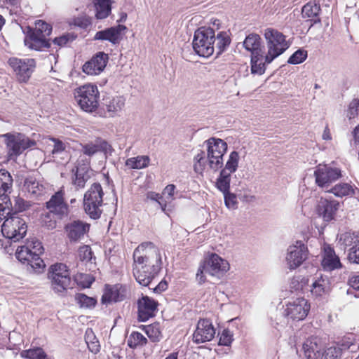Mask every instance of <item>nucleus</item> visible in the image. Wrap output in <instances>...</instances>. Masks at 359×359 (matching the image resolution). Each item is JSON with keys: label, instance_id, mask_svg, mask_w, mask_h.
Wrapping results in <instances>:
<instances>
[{"label": "nucleus", "instance_id": "obj_37", "mask_svg": "<svg viewBox=\"0 0 359 359\" xmlns=\"http://www.w3.org/2000/svg\"><path fill=\"white\" fill-rule=\"evenodd\" d=\"M13 211L12 203L7 193L0 194V220H3Z\"/></svg>", "mask_w": 359, "mask_h": 359}, {"label": "nucleus", "instance_id": "obj_21", "mask_svg": "<svg viewBox=\"0 0 359 359\" xmlns=\"http://www.w3.org/2000/svg\"><path fill=\"white\" fill-rule=\"evenodd\" d=\"M138 304V320L147 321L155 316L157 311L158 302L148 296H143L137 302Z\"/></svg>", "mask_w": 359, "mask_h": 359}, {"label": "nucleus", "instance_id": "obj_10", "mask_svg": "<svg viewBox=\"0 0 359 359\" xmlns=\"http://www.w3.org/2000/svg\"><path fill=\"white\" fill-rule=\"evenodd\" d=\"M1 226L3 235L13 242L19 241L27 233V226L26 222L19 216L12 215L4 219Z\"/></svg>", "mask_w": 359, "mask_h": 359}, {"label": "nucleus", "instance_id": "obj_58", "mask_svg": "<svg viewBox=\"0 0 359 359\" xmlns=\"http://www.w3.org/2000/svg\"><path fill=\"white\" fill-rule=\"evenodd\" d=\"M194 159L196 161V163L194 165V170L196 172L203 170L206 162L205 152L201 151L200 154H198Z\"/></svg>", "mask_w": 359, "mask_h": 359}, {"label": "nucleus", "instance_id": "obj_57", "mask_svg": "<svg viewBox=\"0 0 359 359\" xmlns=\"http://www.w3.org/2000/svg\"><path fill=\"white\" fill-rule=\"evenodd\" d=\"M79 257L81 261L89 262L92 259V250L89 245H83L79 249Z\"/></svg>", "mask_w": 359, "mask_h": 359}, {"label": "nucleus", "instance_id": "obj_33", "mask_svg": "<svg viewBox=\"0 0 359 359\" xmlns=\"http://www.w3.org/2000/svg\"><path fill=\"white\" fill-rule=\"evenodd\" d=\"M244 48L251 53V55L263 53L264 48L262 46V39L259 34L252 33L245 37L243 41Z\"/></svg>", "mask_w": 359, "mask_h": 359}, {"label": "nucleus", "instance_id": "obj_11", "mask_svg": "<svg viewBox=\"0 0 359 359\" xmlns=\"http://www.w3.org/2000/svg\"><path fill=\"white\" fill-rule=\"evenodd\" d=\"M313 175L316 184L325 192H327L332 183L342 177L341 169L328 165H318Z\"/></svg>", "mask_w": 359, "mask_h": 359}, {"label": "nucleus", "instance_id": "obj_35", "mask_svg": "<svg viewBox=\"0 0 359 359\" xmlns=\"http://www.w3.org/2000/svg\"><path fill=\"white\" fill-rule=\"evenodd\" d=\"M264 52L258 54L251 55V73L254 74L262 75L266 70V64H268L265 60Z\"/></svg>", "mask_w": 359, "mask_h": 359}, {"label": "nucleus", "instance_id": "obj_16", "mask_svg": "<svg viewBox=\"0 0 359 359\" xmlns=\"http://www.w3.org/2000/svg\"><path fill=\"white\" fill-rule=\"evenodd\" d=\"M15 256L20 262H27L28 265L37 272H41L45 267L43 259L37 256V255H33L32 249L29 245L18 247Z\"/></svg>", "mask_w": 359, "mask_h": 359}, {"label": "nucleus", "instance_id": "obj_17", "mask_svg": "<svg viewBox=\"0 0 359 359\" xmlns=\"http://www.w3.org/2000/svg\"><path fill=\"white\" fill-rule=\"evenodd\" d=\"M65 192L59 190L46 202L48 212L55 215L57 219H62L68 215V205L65 202Z\"/></svg>", "mask_w": 359, "mask_h": 359}, {"label": "nucleus", "instance_id": "obj_14", "mask_svg": "<svg viewBox=\"0 0 359 359\" xmlns=\"http://www.w3.org/2000/svg\"><path fill=\"white\" fill-rule=\"evenodd\" d=\"M310 310V304L304 298H297L286 304L284 315L294 320L304 319Z\"/></svg>", "mask_w": 359, "mask_h": 359}, {"label": "nucleus", "instance_id": "obj_52", "mask_svg": "<svg viewBox=\"0 0 359 359\" xmlns=\"http://www.w3.org/2000/svg\"><path fill=\"white\" fill-rule=\"evenodd\" d=\"M348 259L351 263L359 264V241H355L349 248Z\"/></svg>", "mask_w": 359, "mask_h": 359}, {"label": "nucleus", "instance_id": "obj_36", "mask_svg": "<svg viewBox=\"0 0 359 359\" xmlns=\"http://www.w3.org/2000/svg\"><path fill=\"white\" fill-rule=\"evenodd\" d=\"M94 6L97 19H104L111 13L110 0H94Z\"/></svg>", "mask_w": 359, "mask_h": 359}, {"label": "nucleus", "instance_id": "obj_48", "mask_svg": "<svg viewBox=\"0 0 359 359\" xmlns=\"http://www.w3.org/2000/svg\"><path fill=\"white\" fill-rule=\"evenodd\" d=\"M30 206L31 203L29 201H27L22 198L16 197L15 198L14 206H13V214L15 216H18V212L25 211L28 210L30 208Z\"/></svg>", "mask_w": 359, "mask_h": 359}, {"label": "nucleus", "instance_id": "obj_61", "mask_svg": "<svg viewBox=\"0 0 359 359\" xmlns=\"http://www.w3.org/2000/svg\"><path fill=\"white\" fill-rule=\"evenodd\" d=\"M27 245L30 246L33 255H37V256L40 257V255L43 252V248L41 243L37 240L32 241L31 243H28Z\"/></svg>", "mask_w": 359, "mask_h": 359}, {"label": "nucleus", "instance_id": "obj_60", "mask_svg": "<svg viewBox=\"0 0 359 359\" xmlns=\"http://www.w3.org/2000/svg\"><path fill=\"white\" fill-rule=\"evenodd\" d=\"M224 197V203L228 208H233L237 204L236 196L234 194L229 191L223 194Z\"/></svg>", "mask_w": 359, "mask_h": 359}, {"label": "nucleus", "instance_id": "obj_41", "mask_svg": "<svg viewBox=\"0 0 359 359\" xmlns=\"http://www.w3.org/2000/svg\"><path fill=\"white\" fill-rule=\"evenodd\" d=\"M13 180L8 171L5 169L0 170V194L11 192Z\"/></svg>", "mask_w": 359, "mask_h": 359}, {"label": "nucleus", "instance_id": "obj_55", "mask_svg": "<svg viewBox=\"0 0 359 359\" xmlns=\"http://www.w3.org/2000/svg\"><path fill=\"white\" fill-rule=\"evenodd\" d=\"M147 198L158 203L163 212H165L166 202L163 200V196L158 193L149 191L147 193Z\"/></svg>", "mask_w": 359, "mask_h": 359}, {"label": "nucleus", "instance_id": "obj_5", "mask_svg": "<svg viewBox=\"0 0 359 359\" xmlns=\"http://www.w3.org/2000/svg\"><path fill=\"white\" fill-rule=\"evenodd\" d=\"M215 31L212 28L200 27L196 30L193 39V48L201 57H208L215 50Z\"/></svg>", "mask_w": 359, "mask_h": 359}, {"label": "nucleus", "instance_id": "obj_2", "mask_svg": "<svg viewBox=\"0 0 359 359\" xmlns=\"http://www.w3.org/2000/svg\"><path fill=\"white\" fill-rule=\"evenodd\" d=\"M28 31L24 39V43L31 50H41L49 48L50 44L46 37L51 34L52 26L43 21L36 22L35 28L28 27Z\"/></svg>", "mask_w": 359, "mask_h": 359}, {"label": "nucleus", "instance_id": "obj_9", "mask_svg": "<svg viewBox=\"0 0 359 359\" xmlns=\"http://www.w3.org/2000/svg\"><path fill=\"white\" fill-rule=\"evenodd\" d=\"M207 145V161L210 168L218 170L223 165V156L227 150V144L222 139L210 137L205 142Z\"/></svg>", "mask_w": 359, "mask_h": 359}, {"label": "nucleus", "instance_id": "obj_24", "mask_svg": "<svg viewBox=\"0 0 359 359\" xmlns=\"http://www.w3.org/2000/svg\"><path fill=\"white\" fill-rule=\"evenodd\" d=\"M81 152L89 157L94 156L98 152L111 151V146L104 140L97 137L93 141H90L86 144H81Z\"/></svg>", "mask_w": 359, "mask_h": 359}, {"label": "nucleus", "instance_id": "obj_47", "mask_svg": "<svg viewBox=\"0 0 359 359\" xmlns=\"http://www.w3.org/2000/svg\"><path fill=\"white\" fill-rule=\"evenodd\" d=\"M145 332L153 341H159L161 339V332L158 324H151L145 327Z\"/></svg>", "mask_w": 359, "mask_h": 359}, {"label": "nucleus", "instance_id": "obj_6", "mask_svg": "<svg viewBox=\"0 0 359 359\" xmlns=\"http://www.w3.org/2000/svg\"><path fill=\"white\" fill-rule=\"evenodd\" d=\"M264 37L268 48L265 60L267 63H271L289 48V44L286 41L285 35L272 28L265 29Z\"/></svg>", "mask_w": 359, "mask_h": 359}, {"label": "nucleus", "instance_id": "obj_18", "mask_svg": "<svg viewBox=\"0 0 359 359\" xmlns=\"http://www.w3.org/2000/svg\"><path fill=\"white\" fill-rule=\"evenodd\" d=\"M203 264L206 268V273L212 276L219 277L229 269L228 262L215 253L210 255Z\"/></svg>", "mask_w": 359, "mask_h": 359}, {"label": "nucleus", "instance_id": "obj_19", "mask_svg": "<svg viewBox=\"0 0 359 359\" xmlns=\"http://www.w3.org/2000/svg\"><path fill=\"white\" fill-rule=\"evenodd\" d=\"M109 60V56L104 52L97 53L93 57L85 62L82 69L88 75H97L105 68Z\"/></svg>", "mask_w": 359, "mask_h": 359}, {"label": "nucleus", "instance_id": "obj_13", "mask_svg": "<svg viewBox=\"0 0 359 359\" xmlns=\"http://www.w3.org/2000/svg\"><path fill=\"white\" fill-rule=\"evenodd\" d=\"M308 248L302 241H297L295 244L290 245L287 250L285 262L290 270L295 269L307 259Z\"/></svg>", "mask_w": 359, "mask_h": 359}, {"label": "nucleus", "instance_id": "obj_50", "mask_svg": "<svg viewBox=\"0 0 359 359\" xmlns=\"http://www.w3.org/2000/svg\"><path fill=\"white\" fill-rule=\"evenodd\" d=\"M57 218L53 213L48 212L42 217V224L48 230H53L57 226Z\"/></svg>", "mask_w": 359, "mask_h": 359}, {"label": "nucleus", "instance_id": "obj_7", "mask_svg": "<svg viewBox=\"0 0 359 359\" xmlns=\"http://www.w3.org/2000/svg\"><path fill=\"white\" fill-rule=\"evenodd\" d=\"M103 195L102 187L100 183L93 184L84 194V210L90 218L97 219L100 217L102 212L100 208L103 203Z\"/></svg>", "mask_w": 359, "mask_h": 359}, {"label": "nucleus", "instance_id": "obj_54", "mask_svg": "<svg viewBox=\"0 0 359 359\" xmlns=\"http://www.w3.org/2000/svg\"><path fill=\"white\" fill-rule=\"evenodd\" d=\"M233 340V334L228 329H224L220 334L219 345L226 346H230Z\"/></svg>", "mask_w": 359, "mask_h": 359}, {"label": "nucleus", "instance_id": "obj_40", "mask_svg": "<svg viewBox=\"0 0 359 359\" xmlns=\"http://www.w3.org/2000/svg\"><path fill=\"white\" fill-rule=\"evenodd\" d=\"M85 341L90 352L96 354L100 351V342L92 329L88 328L86 330L85 333Z\"/></svg>", "mask_w": 359, "mask_h": 359}, {"label": "nucleus", "instance_id": "obj_49", "mask_svg": "<svg viewBox=\"0 0 359 359\" xmlns=\"http://www.w3.org/2000/svg\"><path fill=\"white\" fill-rule=\"evenodd\" d=\"M76 300L81 307L86 308H91L95 306L97 302L95 299L88 297L87 295L81 293L77 294L76 295Z\"/></svg>", "mask_w": 359, "mask_h": 359}, {"label": "nucleus", "instance_id": "obj_44", "mask_svg": "<svg viewBox=\"0 0 359 359\" xmlns=\"http://www.w3.org/2000/svg\"><path fill=\"white\" fill-rule=\"evenodd\" d=\"M239 154L237 151H232L226 163L224 168L221 171H225L226 173L231 174L236 171L238 166Z\"/></svg>", "mask_w": 359, "mask_h": 359}, {"label": "nucleus", "instance_id": "obj_15", "mask_svg": "<svg viewBox=\"0 0 359 359\" xmlns=\"http://www.w3.org/2000/svg\"><path fill=\"white\" fill-rule=\"evenodd\" d=\"M215 335V329L212 322L206 318L200 319L193 334V341L202 344L211 341Z\"/></svg>", "mask_w": 359, "mask_h": 359}, {"label": "nucleus", "instance_id": "obj_12", "mask_svg": "<svg viewBox=\"0 0 359 359\" xmlns=\"http://www.w3.org/2000/svg\"><path fill=\"white\" fill-rule=\"evenodd\" d=\"M8 64L20 83H27L36 67V61L32 58L11 57Z\"/></svg>", "mask_w": 359, "mask_h": 359}, {"label": "nucleus", "instance_id": "obj_64", "mask_svg": "<svg viewBox=\"0 0 359 359\" xmlns=\"http://www.w3.org/2000/svg\"><path fill=\"white\" fill-rule=\"evenodd\" d=\"M205 273H207L206 268L203 264H201L196 276V278L198 284L201 285L206 281Z\"/></svg>", "mask_w": 359, "mask_h": 359}, {"label": "nucleus", "instance_id": "obj_23", "mask_svg": "<svg viewBox=\"0 0 359 359\" xmlns=\"http://www.w3.org/2000/svg\"><path fill=\"white\" fill-rule=\"evenodd\" d=\"M88 230L89 225L80 220L71 222L65 226V231L71 242L81 240Z\"/></svg>", "mask_w": 359, "mask_h": 359}, {"label": "nucleus", "instance_id": "obj_42", "mask_svg": "<svg viewBox=\"0 0 359 359\" xmlns=\"http://www.w3.org/2000/svg\"><path fill=\"white\" fill-rule=\"evenodd\" d=\"M20 356L25 359H50L42 348L36 347L23 350Z\"/></svg>", "mask_w": 359, "mask_h": 359}, {"label": "nucleus", "instance_id": "obj_1", "mask_svg": "<svg viewBox=\"0 0 359 359\" xmlns=\"http://www.w3.org/2000/svg\"><path fill=\"white\" fill-rule=\"evenodd\" d=\"M133 264L144 269L159 273L162 268L160 250L152 242H144L133 252Z\"/></svg>", "mask_w": 359, "mask_h": 359}, {"label": "nucleus", "instance_id": "obj_28", "mask_svg": "<svg viewBox=\"0 0 359 359\" xmlns=\"http://www.w3.org/2000/svg\"><path fill=\"white\" fill-rule=\"evenodd\" d=\"M317 337L308 338L302 345L304 356L306 359H318L321 355V346Z\"/></svg>", "mask_w": 359, "mask_h": 359}, {"label": "nucleus", "instance_id": "obj_56", "mask_svg": "<svg viewBox=\"0 0 359 359\" xmlns=\"http://www.w3.org/2000/svg\"><path fill=\"white\" fill-rule=\"evenodd\" d=\"M359 111V100L357 98L353 99L348 104L347 110V117L349 119L354 118Z\"/></svg>", "mask_w": 359, "mask_h": 359}, {"label": "nucleus", "instance_id": "obj_38", "mask_svg": "<svg viewBox=\"0 0 359 359\" xmlns=\"http://www.w3.org/2000/svg\"><path fill=\"white\" fill-rule=\"evenodd\" d=\"M150 158L148 156H137V157L129 158L126 161L125 165L129 169H142L147 168L149 164Z\"/></svg>", "mask_w": 359, "mask_h": 359}, {"label": "nucleus", "instance_id": "obj_62", "mask_svg": "<svg viewBox=\"0 0 359 359\" xmlns=\"http://www.w3.org/2000/svg\"><path fill=\"white\" fill-rule=\"evenodd\" d=\"M52 140L54 142L53 149L51 151L52 155L57 154L58 153L67 149L66 144L61 140L55 138H53Z\"/></svg>", "mask_w": 359, "mask_h": 359}, {"label": "nucleus", "instance_id": "obj_51", "mask_svg": "<svg viewBox=\"0 0 359 359\" xmlns=\"http://www.w3.org/2000/svg\"><path fill=\"white\" fill-rule=\"evenodd\" d=\"M307 57V51L304 49L296 50L288 59L287 62L297 65L303 62Z\"/></svg>", "mask_w": 359, "mask_h": 359}, {"label": "nucleus", "instance_id": "obj_29", "mask_svg": "<svg viewBox=\"0 0 359 359\" xmlns=\"http://www.w3.org/2000/svg\"><path fill=\"white\" fill-rule=\"evenodd\" d=\"M327 193L333 194L335 196L343 198L345 196L359 197V189L354 185L346 182H341L331 187Z\"/></svg>", "mask_w": 359, "mask_h": 359}, {"label": "nucleus", "instance_id": "obj_8", "mask_svg": "<svg viewBox=\"0 0 359 359\" xmlns=\"http://www.w3.org/2000/svg\"><path fill=\"white\" fill-rule=\"evenodd\" d=\"M48 278L53 290L57 294H62L72 288L70 273L65 264L57 263L52 265L48 271Z\"/></svg>", "mask_w": 359, "mask_h": 359}, {"label": "nucleus", "instance_id": "obj_25", "mask_svg": "<svg viewBox=\"0 0 359 359\" xmlns=\"http://www.w3.org/2000/svg\"><path fill=\"white\" fill-rule=\"evenodd\" d=\"M320 11L319 3H317L315 0L309 1L302 7V18H306L307 21L311 22L310 27L316 23H320L321 20L319 17Z\"/></svg>", "mask_w": 359, "mask_h": 359}, {"label": "nucleus", "instance_id": "obj_39", "mask_svg": "<svg viewBox=\"0 0 359 359\" xmlns=\"http://www.w3.org/2000/svg\"><path fill=\"white\" fill-rule=\"evenodd\" d=\"M215 42H216L215 48L218 56L230 45L231 39L227 32H220L217 35L215 34Z\"/></svg>", "mask_w": 359, "mask_h": 359}, {"label": "nucleus", "instance_id": "obj_22", "mask_svg": "<svg viewBox=\"0 0 359 359\" xmlns=\"http://www.w3.org/2000/svg\"><path fill=\"white\" fill-rule=\"evenodd\" d=\"M126 29L127 27L125 25H121L109 27L97 32L94 36L93 39L108 41L112 44L116 45L118 44L122 39L121 32Z\"/></svg>", "mask_w": 359, "mask_h": 359}, {"label": "nucleus", "instance_id": "obj_46", "mask_svg": "<svg viewBox=\"0 0 359 359\" xmlns=\"http://www.w3.org/2000/svg\"><path fill=\"white\" fill-rule=\"evenodd\" d=\"M147 339L140 332H133L129 337L128 345L132 348L139 346H144L147 344Z\"/></svg>", "mask_w": 359, "mask_h": 359}, {"label": "nucleus", "instance_id": "obj_45", "mask_svg": "<svg viewBox=\"0 0 359 359\" xmlns=\"http://www.w3.org/2000/svg\"><path fill=\"white\" fill-rule=\"evenodd\" d=\"M125 98L123 96H116L112 97L106 104L109 112L116 113L120 111L125 105Z\"/></svg>", "mask_w": 359, "mask_h": 359}, {"label": "nucleus", "instance_id": "obj_26", "mask_svg": "<svg viewBox=\"0 0 359 359\" xmlns=\"http://www.w3.org/2000/svg\"><path fill=\"white\" fill-rule=\"evenodd\" d=\"M72 172L74 173L73 178V183L77 188H83L86 182L90 179V166L89 162L86 161L83 164L80 163L79 161L76 169H73Z\"/></svg>", "mask_w": 359, "mask_h": 359}, {"label": "nucleus", "instance_id": "obj_53", "mask_svg": "<svg viewBox=\"0 0 359 359\" xmlns=\"http://www.w3.org/2000/svg\"><path fill=\"white\" fill-rule=\"evenodd\" d=\"M341 355V349L331 346L327 348L320 355V359H338Z\"/></svg>", "mask_w": 359, "mask_h": 359}, {"label": "nucleus", "instance_id": "obj_27", "mask_svg": "<svg viewBox=\"0 0 359 359\" xmlns=\"http://www.w3.org/2000/svg\"><path fill=\"white\" fill-rule=\"evenodd\" d=\"M45 187L42 182L34 176H28L25 178L22 185V191L27 192L30 196L38 197L45 192Z\"/></svg>", "mask_w": 359, "mask_h": 359}, {"label": "nucleus", "instance_id": "obj_4", "mask_svg": "<svg viewBox=\"0 0 359 359\" xmlns=\"http://www.w3.org/2000/svg\"><path fill=\"white\" fill-rule=\"evenodd\" d=\"M74 95L78 105L86 112H94L99 107L100 93L95 85L80 86L74 90Z\"/></svg>", "mask_w": 359, "mask_h": 359}, {"label": "nucleus", "instance_id": "obj_59", "mask_svg": "<svg viewBox=\"0 0 359 359\" xmlns=\"http://www.w3.org/2000/svg\"><path fill=\"white\" fill-rule=\"evenodd\" d=\"M75 38L76 36H74L73 34H67L55 38L53 43L59 46H63L66 45L69 41H74Z\"/></svg>", "mask_w": 359, "mask_h": 359}, {"label": "nucleus", "instance_id": "obj_20", "mask_svg": "<svg viewBox=\"0 0 359 359\" xmlns=\"http://www.w3.org/2000/svg\"><path fill=\"white\" fill-rule=\"evenodd\" d=\"M339 208L340 203L339 201L321 198L317 205V212L325 222H328L335 219Z\"/></svg>", "mask_w": 359, "mask_h": 359}, {"label": "nucleus", "instance_id": "obj_43", "mask_svg": "<svg viewBox=\"0 0 359 359\" xmlns=\"http://www.w3.org/2000/svg\"><path fill=\"white\" fill-rule=\"evenodd\" d=\"M231 183V175L221 171L216 181V187L223 194L229 191Z\"/></svg>", "mask_w": 359, "mask_h": 359}, {"label": "nucleus", "instance_id": "obj_32", "mask_svg": "<svg viewBox=\"0 0 359 359\" xmlns=\"http://www.w3.org/2000/svg\"><path fill=\"white\" fill-rule=\"evenodd\" d=\"M133 276L137 282L143 285L148 286L152 280L158 274L154 271L144 269L143 267L133 264Z\"/></svg>", "mask_w": 359, "mask_h": 359}, {"label": "nucleus", "instance_id": "obj_34", "mask_svg": "<svg viewBox=\"0 0 359 359\" xmlns=\"http://www.w3.org/2000/svg\"><path fill=\"white\" fill-rule=\"evenodd\" d=\"M330 290V281L327 277L321 276L317 278L311 285V292L316 297L327 294Z\"/></svg>", "mask_w": 359, "mask_h": 359}, {"label": "nucleus", "instance_id": "obj_63", "mask_svg": "<svg viewBox=\"0 0 359 359\" xmlns=\"http://www.w3.org/2000/svg\"><path fill=\"white\" fill-rule=\"evenodd\" d=\"M53 157L55 158V161L60 163H66L70 159V154L69 151L65 149L57 154L53 155Z\"/></svg>", "mask_w": 359, "mask_h": 359}, {"label": "nucleus", "instance_id": "obj_31", "mask_svg": "<svg viewBox=\"0 0 359 359\" xmlns=\"http://www.w3.org/2000/svg\"><path fill=\"white\" fill-rule=\"evenodd\" d=\"M322 266L324 269L327 271H332L341 267L339 257L336 255L334 249L329 245L324 248Z\"/></svg>", "mask_w": 359, "mask_h": 359}, {"label": "nucleus", "instance_id": "obj_3", "mask_svg": "<svg viewBox=\"0 0 359 359\" xmlns=\"http://www.w3.org/2000/svg\"><path fill=\"white\" fill-rule=\"evenodd\" d=\"M1 137L6 145L7 156L10 160L15 159L26 149L36 144L34 140L21 133L9 132L1 135Z\"/></svg>", "mask_w": 359, "mask_h": 359}, {"label": "nucleus", "instance_id": "obj_30", "mask_svg": "<svg viewBox=\"0 0 359 359\" xmlns=\"http://www.w3.org/2000/svg\"><path fill=\"white\" fill-rule=\"evenodd\" d=\"M125 297L123 290H121V286L119 285H106L104 292L102 297V304H110L122 301Z\"/></svg>", "mask_w": 359, "mask_h": 359}]
</instances>
